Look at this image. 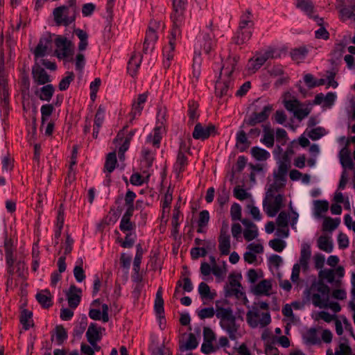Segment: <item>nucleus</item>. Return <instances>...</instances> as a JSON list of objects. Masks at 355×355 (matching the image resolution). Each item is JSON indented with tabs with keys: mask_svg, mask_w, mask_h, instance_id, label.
Here are the masks:
<instances>
[{
	"mask_svg": "<svg viewBox=\"0 0 355 355\" xmlns=\"http://www.w3.org/2000/svg\"><path fill=\"white\" fill-rule=\"evenodd\" d=\"M136 131V129L130 130L125 137V140L119 149V158H121V155H123V154H125V153L128 150L130 141L132 140V137L134 136Z\"/></svg>",
	"mask_w": 355,
	"mask_h": 355,
	"instance_id": "48",
	"label": "nucleus"
},
{
	"mask_svg": "<svg viewBox=\"0 0 355 355\" xmlns=\"http://www.w3.org/2000/svg\"><path fill=\"white\" fill-rule=\"evenodd\" d=\"M339 218H331L327 217L324 218L322 224V229L324 231H333L338 227L340 224Z\"/></svg>",
	"mask_w": 355,
	"mask_h": 355,
	"instance_id": "47",
	"label": "nucleus"
},
{
	"mask_svg": "<svg viewBox=\"0 0 355 355\" xmlns=\"http://www.w3.org/2000/svg\"><path fill=\"white\" fill-rule=\"evenodd\" d=\"M173 12L171 14L172 21H176V23L184 24V12L187 5V0H172Z\"/></svg>",
	"mask_w": 355,
	"mask_h": 355,
	"instance_id": "11",
	"label": "nucleus"
},
{
	"mask_svg": "<svg viewBox=\"0 0 355 355\" xmlns=\"http://www.w3.org/2000/svg\"><path fill=\"white\" fill-rule=\"evenodd\" d=\"M55 92V88L53 85L47 84L40 88L35 92V94L39 97L41 101L49 102L52 98Z\"/></svg>",
	"mask_w": 355,
	"mask_h": 355,
	"instance_id": "24",
	"label": "nucleus"
},
{
	"mask_svg": "<svg viewBox=\"0 0 355 355\" xmlns=\"http://www.w3.org/2000/svg\"><path fill=\"white\" fill-rule=\"evenodd\" d=\"M253 15L250 10H247L241 17L239 26L240 28L252 29L254 26Z\"/></svg>",
	"mask_w": 355,
	"mask_h": 355,
	"instance_id": "30",
	"label": "nucleus"
},
{
	"mask_svg": "<svg viewBox=\"0 0 355 355\" xmlns=\"http://www.w3.org/2000/svg\"><path fill=\"white\" fill-rule=\"evenodd\" d=\"M340 163L344 168H354V164L349 155V152L345 148L340 152Z\"/></svg>",
	"mask_w": 355,
	"mask_h": 355,
	"instance_id": "44",
	"label": "nucleus"
},
{
	"mask_svg": "<svg viewBox=\"0 0 355 355\" xmlns=\"http://www.w3.org/2000/svg\"><path fill=\"white\" fill-rule=\"evenodd\" d=\"M311 256V246L308 243H303L300 251L299 262L302 265V271L306 272L309 269V262Z\"/></svg>",
	"mask_w": 355,
	"mask_h": 355,
	"instance_id": "19",
	"label": "nucleus"
},
{
	"mask_svg": "<svg viewBox=\"0 0 355 355\" xmlns=\"http://www.w3.org/2000/svg\"><path fill=\"white\" fill-rule=\"evenodd\" d=\"M67 6H61L54 8L53 11V19L58 26H68L76 20L78 13L76 0H67Z\"/></svg>",
	"mask_w": 355,
	"mask_h": 355,
	"instance_id": "3",
	"label": "nucleus"
},
{
	"mask_svg": "<svg viewBox=\"0 0 355 355\" xmlns=\"http://www.w3.org/2000/svg\"><path fill=\"white\" fill-rule=\"evenodd\" d=\"M289 215L285 211H281L276 220L277 227H287L288 225Z\"/></svg>",
	"mask_w": 355,
	"mask_h": 355,
	"instance_id": "62",
	"label": "nucleus"
},
{
	"mask_svg": "<svg viewBox=\"0 0 355 355\" xmlns=\"http://www.w3.org/2000/svg\"><path fill=\"white\" fill-rule=\"evenodd\" d=\"M32 75L35 83L39 85H44L51 82L50 76L44 69L39 65H35L32 68Z\"/></svg>",
	"mask_w": 355,
	"mask_h": 355,
	"instance_id": "14",
	"label": "nucleus"
},
{
	"mask_svg": "<svg viewBox=\"0 0 355 355\" xmlns=\"http://www.w3.org/2000/svg\"><path fill=\"white\" fill-rule=\"evenodd\" d=\"M252 29L243 28L239 27L237 31L232 37V42L236 45H241L248 42L252 37Z\"/></svg>",
	"mask_w": 355,
	"mask_h": 355,
	"instance_id": "21",
	"label": "nucleus"
},
{
	"mask_svg": "<svg viewBox=\"0 0 355 355\" xmlns=\"http://www.w3.org/2000/svg\"><path fill=\"white\" fill-rule=\"evenodd\" d=\"M36 300L44 309H49L53 305L52 297L48 289L42 291L37 293Z\"/></svg>",
	"mask_w": 355,
	"mask_h": 355,
	"instance_id": "27",
	"label": "nucleus"
},
{
	"mask_svg": "<svg viewBox=\"0 0 355 355\" xmlns=\"http://www.w3.org/2000/svg\"><path fill=\"white\" fill-rule=\"evenodd\" d=\"M74 33L80 40L78 50L80 51H85L88 46V34L86 31L80 28H76Z\"/></svg>",
	"mask_w": 355,
	"mask_h": 355,
	"instance_id": "36",
	"label": "nucleus"
},
{
	"mask_svg": "<svg viewBox=\"0 0 355 355\" xmlns=\"http://www.w3.org/2000/svg\"><path fill=\"white\" fill-rule=\"evenodd\" d=\"M272 288L271 282L269 280L263 279L258 283L254 288V293L257 295H269V291Z\"/></svg>",
	"mask_w": 355,
	"mask_h": 355,
	"instance_id": "32",
	"label": "nucleus"
},
{
	"mask_svg": "<svg viewBox=\"0 0 355 355\" xmlns=\"http://www.w3.org/2000/svg\"><path fill=\"white\" fill-rule=\"evenodd\" d=\"M268 245L275 251L281 252L286 248V243L280 239H274L269 241Z\"/></svg>",
	"mask_w": 355,
	"mask_h": 355,
	"instance_id": "57",
	"label": "nucleus"
},
{
	"mask_svg": "<svg viewBox=\"0 0 355 355\" xmlns=\"http://www.w3.org/2000/svg\"><path fill=\"white\" fill-rule=\"evenodd\" d=\"M117 159L115 152L108 153L104 164V172L110 174L115 169Z\"/></svg>",
	"mask_w": 355,
	"mask_h": 355,
	"instance_id": "33",
	"label": "nucleus"
},
{
	"mask_svg": "<svg viewBox=\"0 0 355 355\" xmlns=\"http://www.w3.org/2000/svg\"><path fill=\"white\" fill-rule=\"evenodd\" d=\"M352 354V348L347 343H341L338 345V348L336 349L335 354L331 349L327 350V355H350Z\"/></svg>",
	"mask_w": 355,
	"mask_h": 355,
	"instance_id": "43",
	"label": "nucleus"
},
{
	"mask_svg": "<svg viewBox=\"0 0 355 355\" xmlns=\"http://www.w3.org/2000/svg\"><path fill=\"white\" fill-rule=\"evenodd\" d=\"M187 165V157L184 153L180 150L177 156L176 162L174 164V170L178 174H180L184 171Z\"/></svg>",
	"mask_w": 355,
	"mask_h": 355,
	"instance_id": "34",
	"label": "nucleus"
},
{
	"mask_svg": "<svg viewBox=\"0 0 355 355\" xmlns=\"http://www.w3.org/2000/svg\"><path fill=\"white\" fill-rule=\"evenodd\" d=\"M67 76L63 78L59 83L58 87L60 91L67 90L70 83L74 80L75 75L72 71H67Z\"/></svg>",
	"mask_w": 355,
	"mask_h": 355,
	"instance_id": "54",
	"label": "nucleus"
},
{
	"mask_svg": "<svg viewBox=\"0 0 355 355\" xmlns=\"http://www.w3.org/2000/svg\"><path fill=\"white\" fill-rule=\"evenodd\" d=\"M288 140V135L286 131L281 128L276 130V141L279 143L281 146H284Z\"/></svg>",
	"mask_w": 355,
	"mask_h": 355,
	"instance_id": "61",
	"label": "nucleus"
},
{
	"mask_svg": "<svg viewBox=\"0 0 355 355\" xmlns=\"http://www.w3.org/2000/svg\"><path fill=\"white\" fill-rule=\"evenodd\" d=\"M217 130L215 125L209 123L207 126H203L200 123L196 124L192 136L195 139L205 140L210 136L217 135Z\"/></svg>",
	"mask_w": 355,
	"mask_h": 355,
	"instance_id": "10",
	"label": "nucleus"
},
{
	"mask_svg": "<svg viewBox=\"0 0 355 355\" xmlns=\"http://www.w3.org/2000/svg\"><path fill=\"white\" fill-rule=\"evenodd\" d=\"M55 108L53 104H45L42 105L40 109L42 124H44L48 120L49 117L52 114Z\"/></svg>",
	"mask_w": 355,
	"mask_h": 355,
	"instance_id": "52",
	"label": "nucleus"
},
{
	"mask_svg": "<svg viewBox=\"0 0 355 355\" xmlns=\"http://www.w3.org/2000/svg\"><path fill=\"white\" fill-rule=\"evenodd\" d=\"M226 301L217 300L216 305V316L219 320L220 327L229 336V338L234 340L236 339V334L239 329V324L236 323V318L230 306H225Z\"/></svg>",
	"mask_w": 355,
	"mask_h": 355,
	"instance_id": "2",
	"label": "nucleus"
},
{
	"mask_svg": "<svg viewBox=\"0 0 355 355\" xmlns=\"http://www.w3.org/2000/svg\"><path fill=\"white\" fill-rule=\"evenodd\" d=\"M5 258H15L14 252L15 248L13 245V240L6 236L4 239Z\"/></svg>",
	"mask_w": 355,
	"mask_h": 355,
	"instance_id": "50",
	"label": "nucleus"
},
{
	"mask_svg": "<svg viewBox=\"0 0 355 355\" xmlns=\"http://www.w3.org/2000/svg\"><path fill=\"white\" fill-rule=\"evenodd\" d=\"M266 198L263 202L264 211L269 217H274L283 207L284 196L282 194H277L274 197L272 202L268 203Z\"/></svg>",
	"mask_w": 355,
	"mask_h": 355,
	"instance_id": "12",
	"label": "nucleus"
},
{
	"mask_svg": "<svg viewBox=\"0 0 355 355\" xmlns=\"http://www.w3.org/2000/svg\"><path fill=\"white\" fill-rule=\"evenodd\" d=\"M233 81L231 78L217 80L215 85L216 96L219 98L232 96Z\"/></svg>",
	"mask_w": 355,
	"mask_h": 355,
	"instance_id": "13",
	"label": "nucleus"
},
{
	"mask_svg": "<svg viewBox=\"0 0 355 355\" xmlns=\"http://www.w3.org/2000/svg\"><path fill=\"white\" fill-rule=\"evenodd\" d=\"M250 151L252 157L257 161H266L270 157L268 151L258 146L252 147Z\"/></svg>",
	"mask_w": 355,
	"mask_h": 355,
	"instance_id": "37",
	"label": "nucleus"
},
{
	"mask_svg": "<svg viewBox=\"0 0 355 355\" xmlns=\"http://www.w3.org/2000/svg\"><path fill=\"white\" fill-rule=\"evenodd\" d=\"M101 327H98L96 323H91L86 332V337L89 343L98 342L101 340Z\"/></svg>",
	"mask_w": 355,
	"mask_h": 355,
	"instance_id": "23",
	"label": "nucleus"
},
{
	"mask_svg": "<svg viewBox=\"0 0 355 355\" xmlns=\"http://www.w3.org/2000/svg\"><path fill=\"white\" fill-rule=\"evenodd\" d=\"M198 293L203 304H206L205 300L212 301L215 299L217 293L215 291H211L209 285L205 282L200 283L198 286Z\"/></svg>",
	"mask_w": 355,
	"mask_h": 355,
	"instance_id": "20",
	"label": "nucleus"
},
{
	"mask_svg": "<svg viewBox=\"0 0 355 355\" xmlns=\"http://www.w3.org/2000/svg\"><path fill=\"white\" fill-rule=\"evenodd\" d=\"M306 343L309 345H317L320 343V340L318 336L317 329L315 328L309 329L304 336Z\"/></svg>",
	"mask_w": 355,
	"mask_h": 355,
	"instance_id": "42",
	"label": "nucleus"
},
{
	"mask_svg": "<svg viewBox=\"0 0 355 355\" xmlns=\"http://www.w3.org/2000/svg\"><path fill=\"white\" fill-rule=\"evenodd\" d=\"M52 42L51 35L48 34L46 36L42 37L34 50V55L35 58H41L45 55L49 46Z\"/></svg>",
	"mask_w": 355,
	"mask_h": 355,
	"instance_id": "17",
	"label": "nucleus"
},
{
	"mask_svg": "<svg viewBox=\"0 0 355 355\" xmlns=\"http://www.w3.org/2000/svg\"><path fill=\"white\" fill-rule=\"evenodd\" d=\"M32 317L33 313L31 311L28 309H24L21 311L19 320L25 330L29 329V328L33 325Z\"/></svg>",
	"mask_w": 355,
	"mask_h": 355,
	"instance_id": "35",
	"label": "nucleus"
},
{
	"mask_svg": "<svg viewBox=\"0 0 355 355\" xmlns=\"http://www.w3.org/2000/svg\"><path fill=\"white\" fill-rule=\"evenodd\" d=\"M80 288H77L74 284L70 286L69 291L67 293L69 306L71 309H76L81 300Z\"/></svg>",
	"mask_w": 355,
	"mask_h": 355,
	"instance_id": "15",
	"label": "nucleus"
},
{
	"mask_svg": "<svg viewBox=\"0 0 355 355\" xmlns=\"http://www.w3.org/2000/svg\"><path fill=\"white\" fill-rule=\"evenodd\" d=\"M253 112L248 119L243 121L245 124L249 126H254L258 123L265 122L269 118L273 107L271 104H266L263 101L258 98L254 101L252 105Z\"/></svg>",
	"mask_w": 355,
	"mask_h": 355,
	"instance_id": "4",
	"label": "nucleus"
},
{
	"mask_svg": "<svg viewBox=\"0 0 355 355\" xmlns=\"http://www.w3.org/2000/svg\"><path fill=\"white\" fill-rule=\"evenodd\" d=\"M142 60V55L140 53H134L128 61L127 69L131 76L137 74Z\"/></svg>",
	"mask_w": 355,
	"mask_h": 355,
	"instance_id": "22",
	"label": "nucleus"
},
{
	"mask_svg": "<svg viewBox=\"0 0 355 355\" xmlns=\"http://www.w3.org/2000/svg\"><path fill=\"white\" fill-rule=\"evenodd\" d=\"M192 259H198L200 257H204L207 254V250L205 248L195 247L191 250Z\"/></svg>",
	"mask_w": 355,
	"mask_h": 355,
	"instance_id": "64",
	"label": "nucleus"
},
{
	"mask_svg": "<svg viewBox=\"0 0 355 355\" xmlns=\"http://www.w3.org/2000/svg\"><path fill=\"white\" fill-rule=\"evenodd\" d=\"M183 284L181 280H178L176 283V287L175 288V292L173 294V297H177L178 293L180 292V288L182 286L183 290L185 292H191L192 291L193 286L191 282V280L189 277H184L183 279Z\"/></svg>",
	"mask_w": 355,
	"mask_h": 355,
	"instance_id": "38",
	"label": "nucleus"
},
{
	"mask_svg": "<svg viewBox=\"0 0 355 355\" xmlns=\"http://www.w3.org/2000/svg\"><path fill=\"white\" fill-rule=\"evenodd\" d=\"M218 248L221 255H228L230 252V236L223 227L218 237Z\"/></svg>",
	"mask_w": 355,
	"mask_h": 355,
	"instance_id": "16",
	"label": "nucleus"
},
{
	"mask_svg": "<svg viewBox=\"0 0 355 355\" xmlns=\"http://www.w3.org/2000/svg\"><path fill=\"white\" fill-rule=\"evenodd\" d=\"M318 247L327 253L331 252L334 248L332 241L326 236H320L318 239Z\"/></svg>",
	"mask_w": 355,
	"mask_h": 355,
	"instance_id": "39",
	"label": "nucleus"
},
{
	"mask_svg": "<svg viewBox=\"0 0 355 355\" xmlns=\"http://www.w3.org/2000/svg\"><path fill=\"white\" fill-rule=\"evenodd\" d=\"M320 279L316 284H313L309 289H306L304 293L309 295L311 291L315 290L318 293H313L311 297L312 303L316 307L322 308L326 302L329 301L330 288L324 283L325 279L330 284L335 282L336 286L340 284V280L335 281V272L333 269L322 270L319 272Z\"/></svg>",
	"mask_w": 355,
	"mask_h": 355,
	"instance_id": "1",
	"label": "nucleus"
},
{
	"mask_svg": "<svg viewBox=\"0 0 355 355\" xmlns=\"http://www.w3.org/2000/svg\"><path fill=\"white\" fill-rule=\"evenodd\" d=\"M0 106L4 114L8 115L10 110V94L3 60L0 64Z\"/></svg>",
	"mask_w": 355,
	"mask_h": 355,
	"instance_id": "5",
	"label": "nucleus"
},
{
	"mask_svg": "<svg viewBox=\"0 0 355 355\" xmlns=\"http://www.w3.org/2000/svg\"><path fill=\"white\" fill-rule=\"evenodd\" d=\"M308 53V50L305 46H301L293 49L291 51V56L293 60L299 61L303 60Z\"/></svg>",
	"mask_w": 355,
	"mask_h": 355,
	"instance_id": "53",
	"label": "nucleus"
},
{
	"mask_svg": "<svg viewBox=\"0 0 355 355\" xmlns=\"http://www.w3.org/2000/svg\"><path fill=\"white\" fill-rule=\"evenodd\" d=\"M55 340L58 345H61L67 339L68 334L62 325H58L55 328Z\"/></svg>",
	"mask_w": 355,
	"mask_h": 355,
	"instance_id": "46",
	"label": "nucleus"
},
{
	"mask_svg": "<svg viewBox=\"0 0 355 355\" xmlns=\"http://www.w3.org/2000/svg\"><path fill=\"white\" fill-rule=\"evenodd\" d=\"M79 262V265H76L73 268V275L76 280L78 282H82L86 277L85 271L82 267L83 260L79 259L77 263Z\"/></svg>",
	"mask_w": 355,
	"mask_h": 355,
	"instance_id": "55",
	"label": "nucleus"
},
{
	"mask_svg": "<svg viewBox=\"0 0 355 355\" xmlns=\"http://www.w3.org/2000/svg\"><path fill=\"white\" fill-rule=\"evenodd\" d=\"M173 28L171 31L170 35L168 36V45H171V42L176 46V40L181 35L180 27L183 24L176 23V21H172Z\"/></svg>",
	"mask_w": 355,
	"mask_h": 355,
	"instance_id": "41",
	"label": "nucleus"
},
{
	"mask_svg": "<svg viewBox=\"0 0 355 355\" xmlns=\"http://www.w3.org/2000/svg\"><path fill=\"white\" fill-rule=\"evenodd\" d=\"M315 214L318 216H321L322 213H324L329 209V202L325 200H317L314 201Z\"/></svg>",
	"mask_w": 355,
	"mask_h": 355,
	"instance_id": "45",
	"label": "nucleus"
},
{
	"mask_svg": "<svg viewBox=\"0 0 355 355\" xmlns=\"http://www.w3.org/2000/svg\"><path fill=\"white\" fill-rule=\"evenodd\" d=\"M214 31L213 22L210 21L209 24L206 26L205 30L201 33L200 47L207 55H209L214 50L216 44Z\"/></svg>",
	"mask_w": 355,
	"mask_h": 355,
	"instance_id": "7",
	"label": "nucleus"
},
{
	"mask_svg": "<svg viewBox=\"0 0 355 355\" xmlns=\"http://www.w3.org/2000/svg\"><path fill=\"white\" fill-rule=\"evenodd\" d=\"M131 218H128L125 217H122L120 225H119V229L123 232H131L132 230H135L136 227V225L135 223L132 222Z\"/></svg>",
	"mask_w": 355,
	"mask_h": 355,
	"instance_id": "56",
	"label": "nucleus"
},
{
	"mask_svg": "<svg viewBox=\"0 0 355 355\" xmlns=\"http://www.w3.org/2000/svg\"><path fill=\"white\" fill-rule=\"evenodd\" d=\"M197 314L201 320L211 318L214 315H216V309H214L213 307L204 308L197 311Z\"/></svg>",
	"mask_w": 355,
	"mask_h": 355,
	"instance_id": "58",
	"label": "nucleus"
},
{
	"mask_svg": "<svg viewBox=\"0 0 355 355\" xmlns=\"http://www.w3.org/2000/svg\"><path fill=\"white\" fill-rule=\"evenodd\" d=\"M239 56H229L221 68L220 76L224 74L225 76H227L226 78H231V75L236 69V65L239 62Z\"/></svg>",
	"mask_w": 355,
	"mask_h": 355,
	"instance_id": "18",
	"label": "nucleus"
},
{
	"mask_svg": "<svg viewBox=\"0 0 355 355\" xmlns=\"http://www.w3.org/2000/svg\"><path fill=\"white\" fill-rule=\"evenodd\" d=\"M198 345V340L195 335L192 333L189 334L188 340L185 343L184 346L180 347L182 350H192L196 349Z\"/></svg>",
	"mask_w": 355,
	"mask_h": 355,
	"instance_id": "59",
	"label": "nucleus"
},
{
	"mask_svg": "<svg viewBox=\"0 0 355 355\" xmlns=\"http://www.w3.org/2000/svg\"><path fill=\"white\" fill-rule=\"evenodd\" d=\"M198 107V105L194 101H191L189 102V109H188V116H189V123L193 124L194 121L198 119V114H197V110Z\"/></svg>",
	"mask_w": 355,
	"mask_h": 355,
	"instance_id": "49",
	"label": "nucleus"
},
{
	"mask_svg": "<svg viewBox=\"0 0 355 355\" xmlns=\"http://www.w3.org/2000/svg\"><path fill=\"white\" fill-rule=\"evenodd\" d=\"M54 42L56 46L55 53L58 59L68 58L71 54V46L72 44L67 37L57 35Z\"/></svg>",
	"mask_w": 355,
	"mask_h": 355,
	"instance_id": "9",
	"label": "nucleus"
},
{
	"mask_svg": "<svg viewBox=\"0 0 355 355\" xmlns=\"http://www.w3.org/2000/svg\"><path fill=\"white\" fill-rule=\"evenodd\" d=\"M270 56V52H266L264 54L257 56L254 60H250L248 64L249 70L254 73L264 64Z\"/></svg>",
	"mask_w": 355,
	"mask_h": 355,
	"instance_id": "26",
	"label": "nucleus"
},
{
	"mask_svg": "<svg viewBox=\"0 0 355 355\" xmlns=\"http://www.w3.org/2000/svg\"><path fill=\"white\" fill-rule=\"evenodd\" d=\"M250 142L248 141L246 133L244 130H239L236 133V146L241 151H245L250 146Z\"/></svg>",
	"mask_w": 355,
	"mask_h": 355,
	"instance_id": "29",
	"label": "nucleus"
},
{
	"mask_svg": "<svg viewBox=\"0 0 355 355\" xmlns=\"http://www.w3.org/2000/svg\"><path fill=\"white\" fill-rule=\"evenodd\" d=\"M230 199V193L227 191L225 184L221 186L218 190L217 193V202L219 205L223 207Z\"/></svg>",
	"mask_w": 355,
	"mask_h": 355,
	"instance_id": "40",
	"label": "nucleus"
},
{
	"mask_svg": "<svg viewBox=\"0 0 355 355\" xmlns=\"http://www.w3.org/2000/svg\"><path fill=\"white\" fill-rule=\"evenodd\" d=\"M230 215L232 220L241 219V207L239 204L234 202L230 209Z\"/></svg>",
	"mask_w": 355,
	"mask_h": 355,
	"instance_id": "60",
	"label": "nucleus"
},
{
	"mask_svg": "<svg viewBox=\"0 0 355 355\" xmlns=\"http://www.w3.org/2000/svg\"><path fill=\"white\" fill-rule=\"evenodd\" d=\"M296 7L305 12L309 17H312L314 11V4L312 0H297Z\"/></svg>",
	"mask_w": 355,
	"mask_h": 355,
	"instance_id": "31",
	"label": "nucleus"
},
{
	"mask_svg": "<svg viewBox=\"0 0 355 355\" xmlns=\"http://www.w3.org/2000/svg\"><path fill=\"white\" fill-rule=\"evenodd\" d=\"M263 135L260 141L267 148H272L275 143L274 130L271 128L270 125H263Z\"/></svg>",
	"mask_w": 355,
	"mask_h": 355,
	"instance_id": "25",
	"label": "nucleus"
},
{
	"mask_svg": "<svg viewBox=\"0 0 355 355\" xmlns=\"http://www.w3.org/2000/svg\"><path fill=\"white\" fill-rule=\"evenodd\" d=\"M20 91L23 96L28 95L30 90V79L28 74L24 73L19 81Z\"/></svg>",
	"mask_w": 355,
	"mask_h": 355,
	"instance_id": "51",
	"label": "nucleus"
},
{
	"mask_svg": "<svg viewBox=\"0 0 355 355\" xmlns=\"http://www.w3.org/2000/svg\"><path fill=\"white\" fill-rule=\"evenodd\" d=\"M260 314L257 307H253L252 310L249 311L246 313V320L248 324L255 328L259 324L261 327H265L271 322V317L269 312L262 313L261 318L259 320Z\"/></svg>",
	"mask_w": 355,
	"mask_h": 355,
	"instance_id": "8",
	"label": "nucleus"
},
{
	"mask_svg": "<svg viewBox=\"0 0 355 355\" xmlns=\"http://www.w3.org/2000/svg\"><path fill=\"white\" fill-rule=\"evenodd\" d=\"M326 133L325 129L322 127H318L311 130L309 137L313 141L320 139Z\"/></svg>",
	"mask_w": 355,
	"mask_h": 355,
	"instance_id": "63",
	"label": "nucleus"
},
{
	"mask_svg": "<svg viewBox=\"0 0 355 355\" xmlns=\"http://www.w3.org/2000/svg\"><path fill=\"white\" fill-rule=\"evenodd\" d=\"M154 309L159 318H164V300L162 297V288L159 287L157 291L155 300Z\"/></svg>",
	"mask_w": 355,
	"mask_h": 355,
	"instance_id": "28",
	"label": "nucleus"
},
{
	"mask_svg": "<svg viewBox=\"0 0 355 355\" xmlns=\"http://www.w3.org/2000/svg\"><path fill=\"white\" fill-rule=\"evenodd\" d=\"M159 21L154 19L150 21L148 29L146 32V36L143 45L144 53L147 54L149 51L151 52L154 50L155 44L158 40V35L156 30L159 28Z\"/></svg>",
	"mask_w": 355,
	"mask_h": 355,
	"instance_id": "6",
	"label": "nucleus"
}]
</instances>
